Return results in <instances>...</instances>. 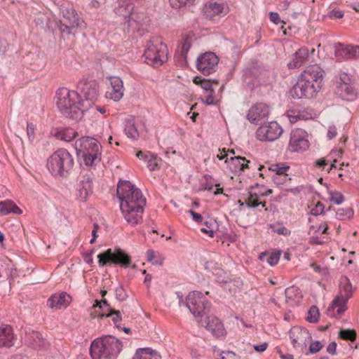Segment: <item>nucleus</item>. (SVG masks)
Returning a JSON list of instances; mask_svg holds the SVG:
<instances>
[{"label": "nucleus", "mask_w": 359, "mask_h": 359, "mask_svg": "<svg viewBox=\"0 0 359 359\" xmlns=\"http://www.w3.org/2000/svg\"><path fill=\"white\" fill-rule=\"evenodd\" d=\"M117 196L125 220L131 226L137 225L142 220L146 205V198L142 191L130 182L123 180L118 184Z\"/></svg>", "instance_id": "f257e3e1"}, {"label": "nucleus", "mask_w": 359, "mask_h": 359, "mask_svg": "<svg viewBox=\"0 0 359 359\" xmlns=\"http://www.w3.org/2000/svg\"><path fill=\"white\" fill-rule=\"evenodd\" d=\"M323 70L317 65L308 66L300 74L290 93L294 99L312 98L321 89Z\"/></svg>", "instance_id": "f03ea898"}, {"label": "nucleus", "mask_w": 359, "mask_h": 359, "mask_svg": "<svg viewBox=\"0 0 359 359\" xmlns=\"http://www.w3.org/2000/svg\"><path fill=\"white\" fill-rule=\"evenodd\" d=\"M56 104L61 114L73 120H79L83 117V108L81 106L84 101L76 91L67 88H60L56 92Z\"/></svg>", "instance_id": "7ed1b4c3"}, {"label": "nucleus", "mask_w": 359, "mask_h": 359, "mask_svg": "<svg viewBox=\"0 0 359 359\" xmlns=\"http://www.w3.org/2000/svg\"><path fill=\"white\" fill-rule=\"evenodd\" d=\"M122 347L118 339L111 335L104 336L91 342L90 355L92 359H117Z\"/></svg>", "instance_id": "20e7f679"}, {"label": "nucleus", "mask_w": 359, "mask_h": 359, "mask_svg": "<svg viewBox=\"0 0 359 359\" xmlns=\"http://www.w3.org/2000/svg\"><path fill=\"white\" fill-rule=\"evenodd\" d=\"M79 159L86 166H91L100 161L101 145L95 138L82 137L74 144Z\"/></svg>", "instance_id": "39448f33"}, {"label": "nucleus", "mask_w": 359, "mask_h": 359, "mask_svg": "<svg viewBox=\"0 0 359 359\" xmlns=\"http://www.w3.org/2000/svg\"><path fill=\"white\" fill-rule=\"evenodd\" d=\"M353 288L346 276L339 279V292L327 309V316L332 318L339 317L346 309L347 302L352 297Z\"/></svg>", "instance_id": "423d86ee"}, {"label": "nucleus", "mask_w": 359, "mask_h": 359, "mask_svg": "<svg viewBox=\"0 0 359 359\" xmlns=\"http://www.w3.org/2000/svg\"><path fill=\"white\" fill-rule=\"evenodd\" d=\"M74 165L72 155L65 149L55 151L48 159L46 166L54 176H64Z\"/></svg>", "instance_id": "0eeeda50"}, {"label": "nucleus", "mask_w": 359, "mask_h": 359, "mask_svg": "<svg viewBox=\"0 0 359 359\" xmlns=\"http://www.w3.org/2000/svg\"><path fill=\"white\" fill-rule=\"evenodd\" d=\"M144 57L148 65L156 67L161 66L168 60L167 46L160 38H153L147 44Z\"/></svg>", "instance_id": "6e6552de"}, {"label": "nucleus", "mask_w": 359, "mask_h": 359, "mask_svg": "<svg viewBox=\"0 0 359 359\" xmlns=\"http://www.w3.org/2000/svg\"><path fill=\"white\" fill-rule=\"evenodd\" d=\"M117 14L127 20L129 28L133 32H140L149 25V17L144 13L135 10L131 4L121 5L116 9Z\"/></svg>", "instance_id": "1a4fd4ad"}, {"label": "nucleus", "mask_w": 359, "mask_h": 359, "mask_svg": "<svg viewBox=\"0 0 359 359\" xmlns=\"http://www.w3.org/2000/svg\"><path fill=\"white\" fill-rule=\"evenodd\" d=\"M185 305L196 318H200L206 313L209 304L202 292L193 291L187 295Z\"/></svg>", "instance_id": "9d476101"}, {"label": "nucleus", "mask_w": 359, "mask_h": 359, "mask_svg": "<svg viewBox=\"0 0 359 359\" xmlns=\"http://www.w3.org/2000/svg\"><path fill=\"white\" fill-rule=\"evenodd\" d=\"M97 258L100 266H104L107 263H113L127 268L130 264L129 256L120 250L112 251L109 249L104 253L99 254Z\"/></svg>", "instance_id": "9b49d317"}, {"label": "nucleus", "mask_w": 359, "mask_h": 359, "mask_svg": "<svg viewBox=\"0 0 359 359\" xmlns=\"http://www.w3.org/2000/svg\"><path fill=\"white\" fill-rule=\"evenodd\" d=\"M282 127L276 121L262 124L256 131L257 138L262 142H272L283 133Z\"/></svg>", "instance_id": "f8f14e48"}, {"label": "nucleus", "mask_w": 359, "mask_h": 359, "mask_svg": "<svg viewBox=\"0 0 359 359\" xmlns=\"http://www.w3.org/2000/svg\"><path fill=\"white\" fill-rule=\"evenodd\" d=\"M271 193L270 189H266L264 187H256L252 189L249 194V196L244 202L238 201L239 210H241L243 207L246 206L249 208H255L259 205L264 208L266 202H262L261 198L266 196Z\"/></svg>", "instance_id": "ddd939ff"}, {"label": "nucleus", "mask_w": 359, "mask_h": 359, "mask_svg": "<svg viewBox=\"0 0 359 359\" xmlns=\"http://www.w3.org/2000/svg\"><path fill=\"white\" fill-rule=\"evenodd\" d=\"M309 147L307 133L301 128L292 130L288 144L291 152H299L306 150Z\"/></svg>", "instance_id": "4468645a"}, {"label": "nucleus", "mask_w": 359, "mask_h": 359, "mask_svg": "<svg viewBox=\"0 0 359 359\" xmlns=\"http://www.w3.org/2000/svg\"><path fill=\"white\" fill-rule=\"evenodd\" d=\"M218 62L219 58L214 53L206 52L198 57L196 66L203 74L210 75L216 71Z\"/></svg>", "instance_id": "2eb2a0df"}, {"label": "nucleus", "mask_w": 359, "mask_h": 359, "mask_svg": "<svg viewBox=\"0 0 359 359\" xmlns=\"http://www.w3.org/2000/svg\"><path fill=\"white\" fill-rule=\"evenodd\" d=\"M203 11L207 18L217 20L228 13L229 6L224 1H212L205 5Z\"/></svg>", "instance_id": "dca6fc26"}, {"label": "nucleus", "mask_w": 359, "mask_h": 359, "mask_svg": "<svg viewBox=\"0 0 359 359\" xmlns=\"http://www.w3.org/2000/svg\"><path fill=\"white\" fill-rule=\"evenodd\" d=\"M108 79L109 85L107 87L105 96L107 99L118 102L124 94L123 82L118 76H110Z\"/></svg>", "instance_id": "f3484780"}, {"label": "nucleus", "mask_w": 359, "mask_h": 359, "mask_svg": "<svg viewBox=\"0 0 359 359\" xmlns=\"http://www.w3.org/2000/svg\"><path fill=\"white\" fill-rule=\"evenodd\" d=\"M269 114V106L262 102L257 103L248 110L247 118L250 123L258 124L259 121L268 118Z\"/></svg>", "instance_id": "a211bd4d"}, {"label": "nucleus", "mask_w": 359, "mask_h": 359, "mask_svg": "<svg viewBox=\"0 0 359 359\" xmlns=\"http://www.w3.org/2000/svg\"><path fill=\"white\" fill-rule=\"evenodd\" d=\"M290 338L294 347L306 346L311 339V336L306 328L294 327L290 331Z\"/></svg>", "instance_id": "6ab92c4d"}, {"label": "nucleus", "mask_w": 359, "mask_h": 359, "mask_svg": "<svg viewBox=\"0 0 359 359\" xmlns=\"http://www.w3.org/2000/svg\"><path fill=\"white\" fill-rule=\"evenodd\" d=\"M78 88L81 90L84 98L82 101L93 102L98 95L97 84L93 81L82 79L78 83Z\"/></svg>", "instance_id": "aec40b11"}, {"label": "nucleus", "mask_w": 359, "mask_h": 359, "mask_svg": "<svg viewBox=\"0 0 359 359\" xmlns=\"http://www.w3.org/2000/svg\"><path fill=\"white\" fill-rule=\"evenodd\" d=\"M25 342L34 349H42L46 347V341L38 331L29 330L26 331Z\"/></svg>", "instance_id": "412c9836"}, {"label": "nucleus", "mask_w": 359, "mask_h": 359, "mask_svg": "<svg viewBox=\"0 0 359 359\" xmlns=\"http://www.w3.org/2000/svg\"><path fill=\"white\" fill-rule=\"evenodd\" d=\"M71 300L72 297L66 292L55 293L48 299L47 304L51 309H61L67 308Z\"/></svg>", "instance_id": "4be33fe9"}, {"label": "nucleus", "mask_w": 359, "mask_h": 359, "mask_svg": "<svg viewBox=\"0 0 359 359\" xmlns=\"http://www.w3.org/2000/svg\"><path fill=\"white\" fill-rule=\"evenodd\" d=\"M77 197L80 201H86L93 193V181L89 175H84L78 184Z\"/></svg>", "instance_id": "5701e85b"}, {"label": "nucleus", "mask_w": 359, "mask_h": 359, "mask_svg": "<svg viewBox=\"0 0 359 359\" xmlns=\"http://www.w3.org/2000/svg\"><path fill=\"white\" fill-rule=\"evenodd\" d=\"M205 268L211 272L215 276L216 281L218 283H228L230 278L226 272L222 269L217 263L212 261L205 262Z\"/></svg>", "instance_id": "b1692460"}, {"label": "nucleus", "mask_w": 359, "mask_h": 359, "mask_svg": "<svg viewBox=\"0 0 359 359\" xmlns=\"http://www.w3.org/2000/svg\"><path fill=\"white\" fill-rule=\"evenodd\" d=\"M337 94L344 100L354 101L358 95V91L348 83H339L337 88Z\"/></svg>", "instance_id": "393cba45"}, {"label": "nucleus", "mask_w": 359, "mask_h": 359, "mask_svg": "<svg viewBox=\"0 0 359 359\" xmlns=\"http://www.w3.org/2000/svg\"><path fill=\"white\" fill-rule=\"evenodd\" d=\"M309 50L301 48L292 55L291 60L287 63L289 69H297L303 65L308 60Z\"/></svg>", "instance_id": "a878e982"}, {"label": "nucleus", "mask_w": 359, "mask_h": 359, "mask_svg": "<svg viewBox=\"0 0 359 359\" xmlns=\"http://www.w3.org/2000/svg\"><path fill=\"white\" fill-rule=\"evenodd\" d=\"M224 162L226 164L227 168L235 173H238L248 168V164L250 163L245 158L241 156H231L229 158H226Z\"/></svg>", "instance_id": "bb28decb"}, {"label": "nucleus", "mask_w": 359, "mask_h": 359, "mask_svg": "<svg viewBox=\"0 0 359 359\" xmlns=\"http://www.w3.org/2000/svg\"><path fill=\"white\" fill-rule=\"evenodd\" d=\"M207 319L206 329L214 336L219 337L225 334L226 331L224 325L218 318L214 316H210Z\"/></svg>", "instance_id": "cd10ccee"}, {"label": "nucleus", "mask_w": 359, "mask_h": 359, "mask_svg": "<svg viewBox=\"0 0 359 359\" xmlns=\"http://www.w3.org/2000/svg\"><path fill=\"white\" fill-rule=\"evenodd\" d=\"M15 337L11 326L0 327V348L11 347L14 345Z\"/></svg>", "instance_id": "c85d7f7f"}, {"label": "nucleus", "mask_w": 359, "mask_h": 359, "mask_svg": "<svg viewBox=\"0 0 359 359\" xmlns=\"http://www.w3.org/2000/svg\"><path fill=\"white\" fill-rule=\"evenodd\" d=\"M63 18L72 25V27H79L83 21L79 18L76 11L72 8H65L62 11Z\"/></svg>", "instance_id": "c756f323"}, {"label": "nucleus", "mask_w": 359, "mask_h": 359, "mask_svg": "<svg viewBox=\"0 0 359 359\" xmlns=\"http://www.w3.org/2000/svg\"><path fill=\"white\" fill-rule=\"evenodd\" d=\"M124 133L128 138L133 140L138 139L140 134L135 124V119L133 117H130L125 120Z\"/></svg>", "instance_id": "7c9ffc66"}, {"label": "nucleus", "mask_w": 359, "mask_h": 359, "mask_svg": "<svg viewBox=\"0 0 359 359\" xmlns=\"http://www.w3.org/2000/svg\"><path fill=\"white\" fill-rule=\"evenodd\" d=\"M132 359H161V357L157 351L151 348H140Z\"/></svg>", "instance_id": "2f4dec72"}, {"label": "nucleus", "mask_w": 359, "mask_h": 359, "mask_svg": "<svg viewBox=\"0 0 359 359\" xmlns=\"http://www.w3.org/2000/svg\"><path fill=\"white\" fill-rule=\"evenodd\" d=\"M0 212L4 215L10 213L16 215H21L22 213V210L11 200L0 202Z\"/></svg>", "instance_id": "473e14b6"}, {"label": "nucleus", "mask_w": 359, "mask_h": 359, "mask_svg": "<svg viewBox=\"0 0 359 359\" xmlns=\"http://www.w3.org/2000/svg\"><path fill=\"white\" fill-rule=\"evenodd\" d=\"M81 106L84 107L81 108L83 110V116L88 113L90 114L95 115L98 112L101 114H104L106 112V109L104 107L95 105L93 102L89 100L84 101V103H82Z\"/></svg>", "instance_id": "72a5a7b5"}, {"label": "nucleus", "mask_w": 359, "mask_h": 359, "mask_svg": "<svg viewBox=\"0 0 359 359\" xmlns=\"http://www.w3.org/2000/svg\"><path fill=\"white\" fill-rule=\"evenodd\" d=\"M192 45V38L187 36L180 42L177 48V53L180 54L184 60L187 59V53Z\"/></svg>", "instance_id": "f704fd0d"}, {"label": "nucleus", "mask_w": 359, "mask_h": 359, "mask_svg": "<svg viewBox=\"0 0 359 359\" xmlns=\"http://www.w3.org/2000/svg\"><path fill=\"white\" fill-rule=\"evenodd\" d=\"M280 257V251H275L271 252H262L259 255V259L262 262H266L271 266H275L278 264Z\"/></svg>", "instance_id": "c9c22d12"}, {"label": "nucleus", "mask_w": 359, "mask_h": 359, "mask_svg": "<svg viewBox=\"0 0 359 359\" xmlns=\"http://www.w3.org/2000/svg\"><path fill=\"white\" fill-rule=\"evenodd\" d=\"M94 307H98L101 310L100 317L101 318H109L111 316L113 309L108 302L103 299L100 301L96 300L95 304L93 305Z\"/></svg>", "instance_id": "e433bc0d"}, {"label": "nucleus", "mask_w": 359, "mask_h": 359, "mask_svg": "<svg viewBox=\"0 0 359 359\" xmlns=\"http://www.w3.org/2000/svg\"><path fill=\"white\" fill-rule=\"evenodd\" d=\"M335 212L336 219L340 221L349 220L354 215V210L352 208H339Z\"/></svg>", "instance_id": "4c0bfd02"}, {"label": "nucleus", "mask_w": 359, "mask_h": 359, "mask_svg": "<svg viewBox=\"0 0 359 359\" xmlns=\"http://www.w3.org/2000/svg\"><path fill=\"white\" fill-rule=\"evenodd\" d=\"M146 255L147 260L153 265L161 266L163 263L164 257L161 254L156 252L152 250H147Z\"/></svg>", "instance_id": "58836bf2"}, {"label": "nucleus", "mask_w": 359, "mask_h": 359, "mask_svg": "<svg viewBox=\"0 0 359 359\" xmlns=\"http://www.w3.org/2000/svg\"><path fill=\"white\" fill-rule=\"evenodd\" d=\"M287 117L291 123H295L298 120H306L312 118L311 114L305 112L296 111L294 110H289L287 111Z\"/></svg>", "instance_id": "ea45409f"}, {"label": "nucleus", "mask_w": 359, "mask_h": 359, "mask_svg": "<svg viewBox=\"0 0 359 359\" xmlns=\"http://www.w3.org/2000/svg\"><path fill=\"white\" fill-rule=\"evenodd\" d=\"M269 170L274 172L273 175H278L282 177L283 175H287V172L290 169V166L285 163H274L271 164L269 168Z\"/></svg>", "instance_id": "a19ab883"}, {"label": "nucleus", "mask_w": 359, "mask_h": 359, "mask_svg": "<svg viewBox=\"0 0 359 359\" xmlns=\"http://www.w3.org/2000/svg\"><path fill=\"white\" fill-rule=\"evenodd\" d=\"M77 135V132L73 129H68L60 133L57 135V138L60 139L61 140L69 142L72 141Z\"/></svg>", "instance_id": "79ce46f5"}, {"label": "nucleus", "mask_w": 359, "mask_h": 359, "mask_svg": "<svg viewBox=\"0 0 359 359\" xmlns=\"http://www.w3.org/2000/svg\"><path fill=\"white\" fill-rule=\"evenodd\" d=\"M271 228L273 232L277 233L279 235L290 236L291 231L287 229L283 223L277 222L274 224H271Z\"/></svg>", "instance_id": "37998d69"}, {"label": "nucleus", "mask_w": 359, "mask_h": 359, "mask_svg": "<svg viewBox=\"0 0 359 359\" xmlns=\"http://www.w3.org/2000/svg\"><path fill=\"white\" fill-rule=\"evenodd\" d=\"M344 55L347 58H351L359 55V46H348L342 49Z\"/></svg>", "instance_id": "c03bdc74"}, {"label": "nucleus", "mask_w": 359, "mask_h": 359, "mask_svg": "<svg viewBox=\"0 0 359 359\" xmlns=\"http://www.w3.org/2000/svg\"><path fill=\"white\" fill-rule=\"evenodd\" d=\"M319 316L320 313L318 309L316 306H313L310 308L308 312L306 320L309 323H316L318 320Z\"/></svg>", "instance_id": "a18cd8bd"}, {"label": "nucleus", "mask_w": 359, "mask_h": 359, "mask_svg": "<svg viewBox=\"0 0 359 359\" xmlns=\"http://www.w3.org/2000/svg\"><path fill=\"white\" fill-rule=\"evenodd\" d=\"M331 210V207H329L327 210H325L324 205L320 202H318L315 207L311 210V214L314 216H318L323 215L325 212L330 211Z\"/></svg>", "instance_id": "49530a36"}, {"label": "nucleus", "mask_w": 359, "mask_h": 359, "mask_svg": "<svg viewBox=\"0 0 359 359\" xmlns=\"http://www.w3.org/2000/svg\"><path fill=\"white\" fill-rule=\"evenodd\" d=\"M206 179L207 181L203 185L204 189L211 191L213 187L215 186L217 187L216 191L214 192L215 195H217L222 193L223 189L222 188H219V184H214V182H212L213 180L210 177H209V180L208 178Z\"/></svg>", "instance_id": "de8ad7c7"}, {"label": "nucleus", "mask_w": 359, "mask_h": 359, "mask_svg": "<svg viewBox=\"0 0 359 359\" xmlns=\"http://www.w3.org/2000/svg\"><path fill=\"white\" fill-rule=\"evenodd\" d=\"M339 337L344 340L353 341L356 337V333L353 330H341Z\"/></svg>", "instance_id": "09e8293b"}, {"label": "nucleus", "mask_w": 359, "mask_h": 359, "mask_svg": "<svg viewBox=\"0 0 359 359\" xmlns=\"http://www.w3.org/2000/svg\"><path fill=\"white\" fill-rule=\"evenodd\" d=\"M114 292L116 299L119 302H123L128 297V294L122 285H119L118 287H116L114 290Z\"/></svg>", "instance_id": "8fccbe9b"}, {"label": "nucleus", "mask_w": 359, "mask_h": 359, "mask_svg": "<svg viewBox=\"0 0 359 359\" xmlns=\"http://www.w3.org/2000/svg\"><path fill=\"white\" fill-rule=\"evenodd\" d=\"M330 201L336 205H340L344 201V197L340 192L331 191L330 192Z\"/></svg>", "instance_id": "3c124183"}, {"label": "nucleus", "mask_w": 359, "mask_h": 359, "mask_svg": "<svg viewBox=\"0 0 359 359\" xmlns=\"http://www.w3.org/2000/svg\"><path fill=\"white\" fill-rule=\"evenodd\" d=\"M146 162L147 163V168L150 170L153 171L158 168L157 156L155 154H151Z\"/></svg>", "instance_id": "603ef678"}, {"label": "nucleus", "mask_w": 359, "mask_h": 359, "mask_svg": "<svg viewBox=\"0 0 359 359\" xmlns=\"http://www.w3.org/2000/svg\"><path fill=\"white\" fill-rule=\"evenodd\" d=\"M172 8H180L187 4H193L195 0H169Z\"/></svg>", "instance_id": "864d4df0"}, {"label": "nucleus", "mask_w": 359, "mask_h": 359, "mask_svg": "<svg viewBox=\"0 0 359 359\" xmlns=\"http://www.w3.org/2000/svg\"><path fill=\"white\" fill-rule=\"evenodd\" d=\"M290 179V178L288 177L287 174L283 175H282V177L278 176V175H273L272 176V180H273V182L277 184H285Z\"/></svg>", "instance_id": "5fc2aeb1"}, {"label": "nucleus", "mask_w": 359, "mask_h": 359, "mask_svg": "<svg viewBox=\"0 0 359 359\" xmlns=\"http://www.w3.org/2000/svg\"><path fill=\"white\" fill-rule=\"evenodd\" d=\"M218 359H238V357L233 351H222Z\"/></svg>", "instance_id": "6e6d98bb"}, {"label": "nucleus", "mask_w": 359, "mask_h": 359, "mask_svg": "<svg viewBox=\"0 0 359 359\" xmlns=\"http://www.w3.org/2000/svg\"><path fill=\"white\" fill-rule=\"evenodd\" d=\"M322 344L319 341H316L310 345L309 352L310 353H316L322 348Z\"/></svg>", "instance_id": "4d7b16f0"}, {"label": "nucleus", "mask_w": 359, "mask_h": 359, "mask_svg": "<svg viewBox=\"0 0 359 359\" xmlns=\"http://www.w3.org/2000/svg\"><path fill=\"white\" fill-rule=\"evenodd\" d=\"M337 128L334 125L329 126L327 128V138L331 140L337 136Z\"/></svg>", "instance_id": "13d9d810"}, {"label": "nucleus", "mask_w": 359, "mask_h": 359, "mask_svg": "<svg viewBox=\"0 0 359 359\" xmlns=\"http://www.w3.org/2000/svg\"><path fill=\"white\" fill-rule=\"evenodd\" d=\"M27 133L29 140H33L34 137V126L32 123H28L27 125Z\"/></svg>", "instance_id": "bf43d9fd"}, {"label": "nucleus", "mask_w": 359, "mask_h": 359, "mask_svg": "<svg viewBox=\"0 0 359 359\" xmlns=\"http://www.w3.org/2000/svg\"><path fill=\"white\" fill-rule=\"evenodd\" d=\"M112 319V321L116 324L118 322H120L122 320V316L119 311L114 310L111 313V317Z\"/></svg>", "instance_id": "052dcab7"}, {"label": "nucleus", "mask_w": 359, "mask_h": 359, "mask_svg": "<svg viewBox=\"0 0 359 359\" xmlns=\"http://www.w3.org/2000/svg\"><path fill=\"white\" fill-rule=\"evenodd\" d=\"M188 213L191 215L193 220L196 222L200 223L203 221V217L200 213L196 212L192 210H188Z\"/></svg>", "instance_id": "680f3d73"}, {"label": "nucleus", "mask_w": 359, "mask_h": 359, "mask_svg": "<svg viewBox=\"0 0 359 359\" xmlns=\"http://www.w3.org/2000/svg\"><path fill=\"white\" fill-rule=\"evenodd\" d=\"M203 102L207 105L214 104L215 103L214 99V93L212 91H210Z\"/></svg>", "instance_id": "e2e57ef3"}, {"label": "nucleus", "mask_w": 359, "mask_h": 359, "mask_svg": "<svg viewBox=\"0 0 359 359\" xmlns=\"http://www.w3.org/2000/svg\"><path fill=\"white\" fill-rule=\"evenodd\" d=\"M269 18L271 22L276 25H278L280 22V19L278 13L270 12Z\"/></svg>", "instance_id": "0e129e2a"}, {"label": "nucleus", "mask_w": 359, "mask_h": 359, "mask_svg": "<svg viewBox=\"0 0 359 359\" xmlns=\"http://www.w3.org/2000/svg\"><path fill=\"white\" fill-rule=\"evenodd\" d=\"M152 153L149 152V151H147V152H144V151H138L136 154L137 157L139 158L140 159H142L143 161H144L145 162L147 161V160L148 158H149L150 157V155Z\"/></svg>", "instance_id": "69168bd1"}, {"label": "nucleus", "mask_w": 359, "mask_h": 359, "mask_svg": "<svg viewBox=\"0 0 359 359\" xmlns=\"http://www.w3.org/2000/svg\"><path fill=\"white\" fill-rule=\"evenodd\" d=\"M339 79L341 81L340 83H346L351 81V78L348 74L346 72H342L339 74Z\"/></svg>", "instance_id": "338daca9"}, {"label": "nucleus", "mask_w": 359, "mask_h": 359, "mask_svg": "<svg viewBox=\"0 0 359 359\" xmlns=\"http://www.w3.org/2000/svg\"><path fill=\"white\" fill-rule=\"evenodd\" d=\"M336 348H337V344L333 341V342L330 343L329 345L327 346V351L329 353L334 355L336 353Z\"/></svg>", "instance_id": "774afa93"}]
</instances>
